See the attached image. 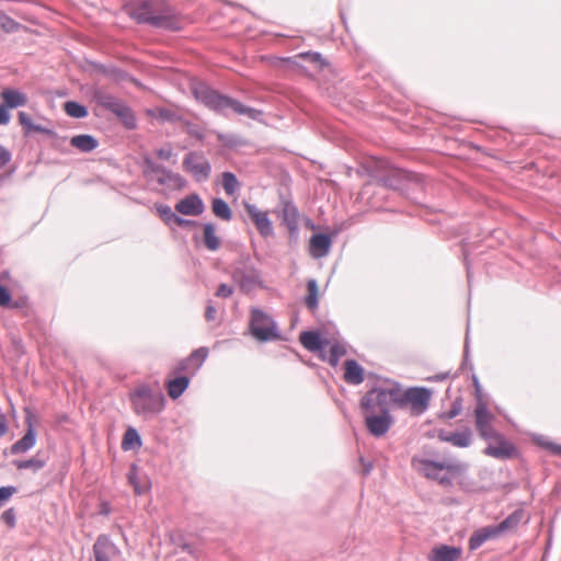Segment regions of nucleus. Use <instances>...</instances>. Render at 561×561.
<instances>
[{"label": "nucleus", "mask_w": 561, "mask_h": 561, "mask_svg": "<svg viewBox=\"0 0 561 561\" xmlns=\"http://www.w3.org/2000/svg\"><path fill=\"white\" fill-rule=\"evenodd\" d=\"M129 16L138 24H148L152 27L169 32H179L183 23L176 11L154 0H141L130 8Z\"/></svg>", "instance_id": "obj_1"}, {"label": "nucleus", "mask_w": 561, "mask_h": 561, "mask_svg": "<svg viewBox=\"0 0 561 561\" xmlns=\"http://www.w3.org/2000/svg\"><path fill=\"white\" fill-rule=\"evenodd\" d=\"M412 466L426 479L436 481L446 489L454 485L451 474H458L469 470L468 462L456 458L436 461L414 456L412 458Z\"/></svg>", "instance_id": "obj_2"}, {"label": "nucleus", "mask_w": 561, "mask_h": 561, "mask_svg": "<svg viewBox=\"0 0 561 561\" xmlns=\"http://www.w3.org/2000/svg\"><path fill=\"white\" fill-rule=\"evenodd\" d=\"M129 401L134 412L144 420L158 415L165 404L164 394L147 383L139 385L130 391Z\"/></svg>", "instance_id": "obj_3"}, {"label": "nucleus", "mask_w": 561, "mask_h": 561, "mask_svg": "<svg viewBox=\"0 0 561 561\" xmlns=\"http://www.w3.org/2000/svg\"><path fill=\"white\" fill-rule=\"evenodd\" d=\"M376 183L385 188L408 192L410 188H422L423 178L419 173L391 167L376 176Z\"/></svg>", "instance_id": "obj_4"}, {"label": "nucleus", "mask_w": 561, "mask_h": 561, "mask_svg": "<svg viewBox=\"0 0 561 561\" xmlns=\"http://www.w3.org/2000/svg\"><path fill=\"white\" fill-rule=\"evenodd\" d=\"M249 330L259 342H270L280 339L276 321L257 307L250 309Z\"/></svg>", "instance_id": "obj_5"}, {"label": "nucleus", "mask_w": 561, "mask_h": 561, "mask_svg": "<svg viewBox=\"0 0 561 561\" xmlns=\"http://www.w3.org/2000/svg\"><path fill=\"white\" fill-rule=\"evenodd\" d=\"M192 93L204 106L221 115H226L228 110L231 111L234 102L233 98L222 94L203 82L194 84Z\"/></svg>", "instance_id": "obj_6"}, {"label": "nucleus", "mask_w": 561, "mask_h": 561, "mask_svg": "<svg viewBox=\"0 0 561 561\" xmlns=\"http://www.w3.org/2000/svg\"><path fill=\"white\" fill-rule=\"evenodd\" d=\"M231 277L242 293L249 294L255 287H262L261 272L247 256L232 268Z\"/></svg>", "instance_id": "obj_7"}, {"label": "nucleus", "mask_w": 561, "mask_h": 561, "mask_svg": "<svg viewBox=\"0 0 561 561\" xmlns=\"http://www.w3.org/2000/svg\"><path fill=\"white\" fill-rule=\"evenodd\" d=\"M182 167L198 183L208 181L211 175V164L201 150L188 151L183 158Z\"/></svg>", "instance_id": "obj_8"}, {"label": "nucleus", "mask_w": 561, "mask_h": 561, "mask_svg": "<svg viewBox=\"0 0 561 561\" xmlns=\"http://www.w3.org/2000/svg\"><path fill=\"white\" fill-rule=\"evenodd\" d=\"M208 356L207 347L193 351L187 357L181 359L173 368V374H181L190 378L195 376Z\"/></svg>", "instance_id": "obj_9"}, {"label": "nucleus", "mask_w": 561, "mask_h": 561, "mask_svg": "<svg viewBox=\"0 0 561 561\" xmlns=\"http://www.w3.org/2000/svg\"><path fill=\"white\" fill-rule=\"evenodd\" d=\"M390 400L386 392V389L380 387H374L368 390L360 399V408L365 412H374L377 409L379 412H390Z\"/></svg>", "instance_id": "obj_10"}, {"label": "nucleus", "mask_w": 561, "mask_h": 561, "mask_svg": "<svg viewBox=\"0 0 561 561\" xmlns=\"http://www.w3.org/2000/svg\"><path fill=\"white\" fill-rule=\"evenodd\" d=\"M474 415L477 431L483 439L499 437V432L491 424L493 414L489 411L486 403L482 399H479V402L476 404Z\"/></svg>", "instance_id": "obj_11"}, {"label": "nucleus", "mask_w": 561, "mask_h": 561, "mask_svg": "<svg viewBox=\"0 0 561 561\" xmlns=\"http://www.w3.org/2000/svg\"><path fill=\"white\" fill-rule=\"evenodd\" d=\"M365 413V426L367 431L375 437L383 436L393 424V417L389 411L379 413L374 411Z\"/></svg>", "instance_id": "obj_12"}, {"label": "nucleus", "mask_w": 561, "mask_h": 561, "mask_svg": "<svg viewBox=\"0 0 561 561\" xmlns=\"http://www.w3.org/2000/svg\"><path fill=\"white\" fill-rule=\"evenodd\" d=\"M243 207L261 237L268 238L274 234L273 225L267 211L261 210L256 205L249 202H244Z\"/></svg>", "instance_id": "obj_13"}, {"label": "nucleus", "mask_w": 561, "mask_h": 561, "mask_svg": "<svg viewBox=\"0 0 561 561\" xmlns=\"http://www.w3.org/2000/svg\"><path fill=\"white\" fill-rule=\"evenodd\" d=\"M432 391L425 387H410L404 391L405 405L410 403L416 414L424 413L430 404Z\"/></svg>", "instance_id": "obj_14"}, {"label": "nucleus", "mask_w": 561, "mask_h": 561, "mask_svg": "<svg viewBox=\"0 0 561 561\" xmlns=\"http://www.w3.org/2000/svg\"><path fill=\"white\" fill-rule=\"evenodd\" d=\"M492 439L496 440V445L489 444L484 449L485 455L501 460L514 459L518 456L519 453L516 446L501 433H499V437Z\"/></svg>", "instance_id": "obj_15"}, {"label": "nucleus", "mask_w": 561, "mask_h": 561, "mask_svg": "<svg viewBox=\"0 0 561 561\" xmlns=\"http://www.w3.org/2000/svg\"><path fill=\"white\" fill-rule=\"evenodd\" d=\"M89 96L94 103H96V105L111 113H113L123 103V100L99 85H93L89 89Z\"/></svg>", "instance_id": "obj_16"}, {"label": "nucleus", "mask_w": 561, "mask_h": 561, "mask_svg": "<svg viewBox=\"0 0 561 561\" xmlns=\"http://www.w3.org/2000/svg\"><path fill=\"white\" fill-rule=\"evenodd\" d=\"M94 561H112L119 550L107 535H100L95 539L93 547Z\"/></svg>", "instance_id": "obj_17"}, {"label": "nucleus", "mask_w": 561, "mask_h": 561, "mask_svg": "<svg viewBox=\"0 0 561 561\" xmlns=\"http://www.w3.org/2000/svg\"><path fill=\"white\" fill-rule=\"evenodd\" d=\"M174 209L181 215L195 217L204 213L205 205L198 194L192 193L180 199L175 204Z\"/></svg>", "instance_id": "obj_18"}, {"label": "nucleus", "mask_w": 561, "mask_h": 561, "mask_svg": "<svg viewBox=\"0 0 561 561\" xmlns=\"http://www.w3.org/2000/svg\"><path fill=\"white\" fill-rule=\"evenodd\" d=\"M25 423V434L10 447V453L12 455L24 454L33 448L36 444V431L30 416L26 417Z\"/></svg>", "instance_id": "obj_19"}, {"label": "nucleus", "mask_w": 561, "mask_h": 561, "mask_svg": "<svg viewBox=\"0 0 561 561\" xmlns=\"http://www.w3.org/2000/svg\"><path fill=\"white\" fill-rule=\"evenodd\" d=\"M462 554L459 546L436 545L428 553V561H457Z\"/></svg>", "instance_id": "obj_20"}, {"label": "nucleus", "mask_w": 561, "mask_h": 561, "mask_svg": "<svg viewBox=\"0 0 561 561\" xmlns=\"http://www.w3.org/2000/svg\"><path fill=\"white\" fill-rule=\"evenodd\" d=\"M283 222L287 227L290 237H297L299 229V211L291 201L282 202Z\"/></svg>", "instance_id": "obj_21"}, {"label": "nucleus", "mask_w": 561, "mask_h": 561, "mask_svg": "<svg viewBox=\"0 0 561 561\" xmlns=\"http://www.w3.org/2000/svg\"><path fill=\"white\" fill-rule=\"evenodd\" d=\"M332 245V238L329 233L317 232L311 236L309 242L310 254L314 259H321L329 254Z\"/></svg>", "instance_id": "obj_22"}, {"label": "nucleus", "mask_w": 561, "mask_h": 561, "mask_svg": "<svg viewBox=\"0 0 561 561\" xmlns=\"http://www.w3.org/2000/svg\"><path fill=\"white\" fill-rule=\"evenodd\" d=\"M496 525H489L473 531L469 538L468 546L471 551L480 548L485 541L500 537Z\"/></svg>", "instance_id": "obj_23"}, {"label": "nucleus", "mask_w": 561, "mask_h": 561, "mask_svg": "<svg viewBox=\"0 0 561 561\" xmlns=\"http://www.w3.org/2000/svg\"><path fill=\"white\" fill-rule=\"evenodd\" d=\"M299 342L309 352H322L324 346L330 344L328 339H323L318 331L312 330L300 332Z\"/></svg>", "instance_id": "obj_24"}, {"label": "nucleus", "mask_w": 561, "mask_h": 561, "mask_svg": "<svg viewBox=\"0 0 561 561\" xmlns=\"http://www.w3.org/2000/svg\"><path fill=\"white\" fill-rule=\"evenodd\" d=\"M344 380L350 385H360L365 380V369L355 359L344 362Z\"/></svg>", "instance_id": "obj_25"}, {"label": "nucleus", "mask_w": 561, "mask_h": 561, "mask_svg": "<svg viewBox=\"0 0 561 561\" xmlns=\"http://www.w3.org/2000/svg\"><path fill=\"white\" fill-rule=\"evenodd\" d=\"M0 96L2 99V103L9 110L25 106L28 101L27 95L25 93L12 88L3 89L1 91Z\"/></svg>", "instance_id": "obj_26"}, {"label": "nucleus", "mask_w": 561, "mask_h": 561, "mask_svg": "<svg viewBox=\"0 0 561 561\" xmlns=\"http://www.w3.org/2000/svg\"><path fill=\"white\" fill-rule=\"evenodd\" d=\"M174 375H175L174 378L168 379L165 381V387H167L169 397L173 400H176L188 388L191 379L188 376H183L181 374H174Z\"/></svg>", "instance_id": "obj_27"}, {"label": "nucleus", "mask_w": 561, "mask_h": 561, "mask_svg": "<svg viewBox=\"0 0 561 561\" xmlns=\"http://www.w3.org/2000/svg\"><path fill=\"white\" fill-rule=\"evenodd\" d=\"M525 518V511L523 508H517L513 513H511L506 518H504L501 523L496 524V527L501 535L506 531H513L519 526V524Z\"/></svg>", "instance_id": "obj_28"}, {"label": "nucleus", "mask_w": 561, "mask_h": 561, "mask_svg": "<svg viewBox=\"0 0 561 561\" xmlns=\"http://www.w3.org/2000/svg\"><path fill=\"white\" fill-rule=\"evenodd\" d=\"M203 244L211 252L219 250L221 245L220 238L216 234V226L213 222L203 224Z\"/></svg>", "instance_id": "obj_29"}, {"label": "nucleus", "mask_w": 561, "mask_h": 561, "mask_svg": "<svg viewBox=\"0 0 561 561\" xmlns=\"http://www.w3.org/2000/svg\"><path fill=\"white\" fill-rule=\"evenodd\" d=\"M127 130L137 128V119L134 111L123 101V103L113 112Z\"/></svg>", "instance_id": "obj_30"}, {"label": "nucleus", "mask_w": 561, "mask_h": 561, "mask_svg": "<svg viewBox=\"0 0 561 561\" xmlns=\"http://www.w3.org/2000/svg\"><path fill=\"white\" fill-rule=\"evenodd\" d=\"M70 145L81 152H91L99 146V140L89 134H80L71 137Z\"/></svg>", "instance_id": "obj_31"}, {"label": "nucleus", "mask_w": 561, "mask_h": 561, "mask_svg": "<svg viewBox=\"0 0 561 561\" xmlns=\"http://www.w3.org/2000/svg\"><path fill=\"white\" fill-rule=\"evenodd\" d=\"M157 182L160 185L167 186L168 188L173 191H181L187 184V181L184 176L171 170L164 176H158Z\"/></svg>", "instance_id": "obj_32"}, {"label": "nucleus", "mask_w": 561, "mask_h": 561, "mask_svg": "<svg viewBox=\"0 0 561 561\" xmlns=\"http://www.w3.org/2000/svg\"><path fill=\"white\" fill-rule=\"evenodd\" d=\"M18 118H19V123L21 124V126L24 129L25 135H28L32 131L45 134V135L54 134V131L51 129L33 123L32 117L25 112H19Z\"/></svg>", "instance_id": "obj_33"}, {"label": "nucleus", "mask_w": 561, "mask_h": 561, "mask_svg": "<svg viewBox=\"0 0 561 561\" xmlns=\"http://www.w3.org/2000/svg\"><path fill=\"white\" fill-rule=\"evenodd\" d=\"M142 446V439L140 434L135 427H128L122 439V449L124 451L135 450Z\"/></svg>", "instance_id": "obj_34"}, {"label": "nucleus", "mask_w": 561, "mask_h": 561, "mask_svg": "<svg viewBox=\"0 0 561 561\" xmlns=\"http://www.w3.org/2000/svg\"><path fill=\"white\" fill-rule=\"evenodd\" d=\"M211 211L217 218L224 221H230L233 217L231 207L221 197H214L211 199Z\"/></svg>", "instance_id": "obj_35"}, {"label": "nucleus", "mask_w": 561, "mask_h": 561, "mask_svg": "<svg viewBox=\"0 0 561 561\" xmlns=\"http://www.w3.org/2000/svg\"><path fill=\"white\" fill-rule=\"evenodd\" d=\"M308 294L305 297V304L311 311L316 310L319 305V286L314 278H310L307 282Z\"/></svg>", "instance_id": "obj_36"}, {"label": "nucleus", "mask_w": 561, "mask_h": 561, "mask_svg": "<svg viewBox=\"0 0 561 561\" xmlns=\"http://www.w3.org/2000/svg\"><path fill=\"white\" fill-rule=\"evenodd\" d=\"M221 183L227 195L232 196L240 190V182L237 175L230 171L221 173Z\"/></svg>", "instance_id": "obj_37"}, {"label": "nucleus", "mask_w": 561, "mask_h": 561, "mask_svg": "<svg viewBox=\"0 0 561 561\" xmlns=\"http://www.w3.org/2000/svg\"><path fill=\"white\" fill-rule=\"evenodd\" d=\"M64 111L72 118H85L89 115V110L85 105L72 100L64 103Z\"/></svg>", "instance_id": "obj_38"}, {"label": "nucleus", "mask_w": 561, "mask_h": 561, "mask_svg": "<svg viewBox=\"0 0 561 561\" xmlns=\"http://www.w3.org/2000/svg\"><path fill=\"white\" fill-rule=\"evenodd\" d=\"M232 104L233 105H232L231 111L233 113L239 114V115H245V116H248L249 118H251L253 121H261L262 119L263 111L254 108V107L247 106V105L242 104L241 102H239L236 99H234V102Z\"/></svg>", "instance_id": "obj_39"}, {"label": "nucleus", "mask_w": 561, "mask_h": 561, "mask_svg": "<svg viewBox=\"0 0 561 561\" xmlns=\"http://www.w3.org/2000/svg\"><path fill=\"white\" fill-rule=\"evenodd\" d=\"M471 430L469 427H466L461 432H451L449 443L456 447L467 448L471 445Z\"/></svg>", "instance_id": "obj_40"}, {"label": "nucleus", "mask_w": 561, "mask_h": 561, "mask_svg": "<svg viewBox=\"0 0 561 561\" xmlns=\"http://www.w3.org/2000/svg\"><path fill=\"white\" fill-rule=\"evenodd\" d=\"M12 465L19 470L32 469L34 472H36L46 466V461L38 457H33L25 460L15 459L12 461Z\"/></svg>", "instance_id": "obj_41"}, {"label": "nucleus", "mask_w": 561, "mask_h": 561, "mask_svg": "<svg viewBox=\"0 0 561 561\" xmlns=\"http://www.w3.org/2000/svg\"><path fill=\"white\" fill-rule=\"evenodd\" d=\"M158 118L163 123H182L185 117L176 110L161 107L158 108Z\"/></svg>", "instance_id": "obj_42"}, {"label": "nucleus", "mask_w": 561, "mask_h": 561, "mask_svg": "<svg viewBox=\"0 0 561 561\" xmlns=\"http://www.w3.org/2000/svg\"><path fill=\"white\" fill-rule=\"evenodd\" d=\"M217 139L226 147L228 148H238L242 147L247 144L244 138L237 134H225V133H217L216 134Z\"/></svg>", "instance_id": "obj_43"}, {"label": "nucleus", "mask_w": 561, "mask_h": 561, "mask_svg": "<svg viewBox=\"0 0 561 561\" xmlns=\"http://www.w3.org/2000/svg\"><path fill=\"white\" fill-rule=\"evenodd\" d=\"M154 208H156V211H157L158 216L161 218V220L167 226H172L174 224V219L176 217V214L171 208V206H169L167 204H156Z\"/></svg>", "instance_id": "obj_44"}, {"label": "nucleus", "mask_w": 561, "mask_h": 561, "mask_svg": "<svg viewBox=\"0 0 561 561\" xmlns=\"http://www.w3.org/2000/svg\"><path fill=\"white\" fill-rule=\"evenodd\" d=\"M533 440L540 447L549 450L553 455L561 456V445L549 440L543 435H534Z\"/></svg>", "instance_id": "obj_45"}, {"label": "nucleus", "mask_w": 561, "mask_h": 561, "mask_svg": "<svg viewBox=\"0 0 561 561\" xmlns=\"http://www.w3.org/2000/svg\"><path fill=\"white\" fill-rule=\"evenodd\" d=\"M22 27L21 23L16 22L3 11L0 10V28L5 33H15Z\"/></svg>", "instance_id": "obj_46"}, {"label": "nucleus", "mask_w": 561, "mask_h": 561, "mask_svg": "<svg viewBox=\"0 0 561 561\" xmlns=\"http://www.w3.org/2000/svg\"><path fill=\"white\" fill-rule=\"evenodd\" d=\"M345 354V347L340 343H334L333 345H331L330 354L327 360L332 367H336L337 364L340 363L341 357L344 356Z\"/></svg>", "instance_id": "obj_47"}, {"label": "nucleus", "mask_w": 561, "mask_h": 561, "mask_svg": "<svg viewBox=\"0 0 561 561\" xmlns=\"http://www.w3.org/2000/svg\"><path fill=\"white\" fill-rule=\"evenodd\" d=\"M468 471H463L462 473L451 474L453 478H458V484L460 489L465 492H473L476 491V481L471 479L468 474Z\"/></svg>", "instance_id": "obj_48"}, {"label": "nucleus", "mask_w": 561, "mask_h": 561, "mask_svg": "<svg viewBox=\"0 0 561 561\" xmlns=\"http://www.w3.org/2000/svg\"><path fill=\"white\" fill-rule=\"evenodd\" d=\"M298 57L311 64H317L319 69H323L325 66H328L327 60L323 59L322 55L318 51H304L300 53Z\"/></svg>", "instance_id": "obj_49"}, {"label": "nucleus", "mask_w": 561, "mask_h": 561, "mask_svg": "<svg viewBox=\"0 0 561 561\" xmlns=\"http://www.w3.org/2000/svg\"><path fill=\"white\" fill-rule=\"evenodd\" d=\"M127 479L130 485H133L135 492L137 494L145 493V489L140 486L138 482V466L136 463H131L127 473Z\"/></svg>", "instance_id": "obj_50"}, {"label": "nucleus", "mask_w": 561, "mask_h": 561, "mask_svg": "<svg viewBox=\"0 0 561 561\" xmlns=\"http://www.w3.org/2000/svg\"><path fill=\"white\" fill-rule=\"evenodd\" d=\"M386 392L389 397L390 402L397 403L399 407H404L405 401L404 392H401L400 385L398 382L391 389H386Z\"/></svg>", "instance_id": "obj_51"}, {"label": "nucleus", "mask_w": 561, "mask_h": 561, "mask_svg": "<svg viewBox=\"0 0 561 561\" xmlns=\"http://www.w3.org/2000/svg\"><path fill=\"white\" fill-rule=\"evenodd\" d=\"M462 411V399L460 397L456 398L451 403V408L439 414L442 420H451L458 416Z\"/></svg>", "instance_id": "obj_52"}, {"label": "nucleus", "mask_w": 561, "mask_h": 561, "mask_svg": "<svg viewBox=\"0 0 561 561\" xmlns=\"http://www.w3.org/2000/svg\"><path fill=\"white\" fill-rule=\"evenodd\" d=\"M183 126H185L186 133L191 137H194L198 140H204V138H205L204 129L199 125L194 124L185 118L183 122Z\"/></svg>", "instance_id": "obj_53"}, {"label": "nucleus", "mask_w": 561, "mask_h": 561, "mask_svg": "<svg viewBox=\"0 0 561 561\" xmlns=\"http://www.w3.org/2000/svg\"><path fill=\"white\" fill-rule=\"evenodd\" d=\"M16 492L18 489L14 485L0 486V507L4 505Z\"/></svg>", "instance_id": "obj_54"}, {"label": "nucleus", "mask_w": 561, "mask_h": 561, "mask_svg": "<svg viewBox=\"0 0 561 561\" xmlns=\"http://www.w3.org/2000/svg\"><path fill=\"white\" fill-rule=\"evenodd\" d=\"M159 163H156L150 157L144 158V175L148 179H153V174Z\"/></svg>", "instance_id": "obj_55"}, {"label": "nucleus", "mask_w": 561, "mask_h": 561, "mask_svg": "<svg viewBox=\"0 0 561 561\" xmlns=\"http://www.w3.org/2000/svg\"><path fill=\"white\" fill-rule=\"evenodd\" d=\"M1 519L10 527V528H14L15 525H16V515H15V511L13 507H10L8 510H5L2 515H1Z\"/></svg>", "instance_id": "obj_56"}, {"label": "nucleus", "mask_w": 561, "mask_h": 561, "mask_svg": "<svg viewBox=\"0 0 561 561\" xmlns=\"http://www.w3.org/2000/svg\"><path fill=\"white\" fill-rule=\"evenodd\" d=\"M469 353H470V347H469V330H467L466 340H465V346H463V358H462L461 368L469 366L470 370H473V364L469 360Z\"/></svg>", "instance_id": "obj_57"}, {"label": "nucleus", "mask_w": 561, "mask_h": 561, "mask_svg": "<svg viewBox=\"0 0 561 561\" xmlns=\"http://www.w3.org/2000/svg\"><path fill=\"white\" fill-rule=\"evenodd\" d=\"M90 64H91V66L95 70H98L99 72H101V73H103L105 76H112V75H115L118 71V69L115 68V67H111L110 68V67H107V66H105L103 64H100V62L91 61Z\"/></svg>", "instance_id": "obj_58"}, {"label": "nucleus", "mask_w": 561, "mask_h": 561, "mask_svg": "<svg viewBox=\"0 0 561 561\" xmlns=\"http://www.w3.org/2000/svg\"><path fill=\"white\" fill-rule=\"evenodd\" d=\"M234 289L232 286L225 283L220 284L216 290V296L219 298H229L232 296Z\"/></svg>", "instance_id": "obj_59"}, {"label": "nucleus", "mask_w": 561, "mask_h": 561, "mask_svg": "<svg viewBox=\"0 0 561 561\" xmlns=\"http://www.w3.org/2000/svg\"><path fill=\"white\" fill-rule=\"evenodd\" d=\"M12 301V296H11V293L10 290L0 284V306L1 307H7L11 304Z\"/></svg>", "instance_id": "obj_60"}, {"label": "nucleus", "mask_w": 561, "mask_h": 561, "mask_svg": "<svg viewBox=\"0 0 561 561\" xmlns=\"http://www.w3.org/2000/svg\"><path fill=\"white\" fill-rule=\"evenodd\" d=\"M11 151L0 144V170L3 169L11 161Z\"/></svg>", "instance_id": "obj_61"}, {"label": "nucleus", "mask_w": 561, "mask_h": 561, "mask_svg": "<svg viewBox=\"0 0 561 561\" xmlns=\"http://www.w3.org/2000/svg\"><path fill=\"white\" fill-rule=\"evenodd\" d=\"M173 225L181 227V228H186V227H195L198 225V222L196 220L186 219V218H183V217L176 215Z\"/></svg>", "instance_id": "obj_62"}, {"label": "nucleus", "mask_w": 561, "mask_h": 561, "mask_svg": "<svg viewBox=\"0 0 561 561\" xmlns=\"http://www.w3.org/2000/svg\"><path fill=\"white\" fill-rule=\"evenodd\" d=\"M10 122L9 108L1 103L0 104V125H7Z\"/></svg>", "instance_id": "obj_63"}, {"label": "nucleus", "mask_w": 561, "mask_h": 561, "mask_svg": "<svg viewBox=\"0 0 561 561\" xmlns=\"http://www.w3.org/2000/svg\"><path fill=\"white\" fill-rule=\"evenodd\" d=\"M217 317V310L213 306L211 301L207 304L206 310H205V318L207 321H214Z\"/></svg>", "instance_id": "obj_64"}]
</instances>
